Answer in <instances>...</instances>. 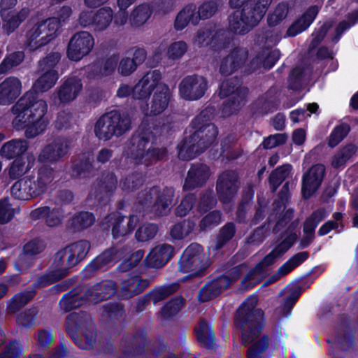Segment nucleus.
Listing matches in <instances>:
<instances>
[{"instance_id": "obj_47", "label": "nucleus", "mask_w": 358, "mask_h": 358, "mask_svg": "<svg viewBox=\"0 0 358 358\" xmlns=\"http://www.w3.org/2000/svg\"><path fill=\"white\" fill-rule=\"evenodd\" d=\"M29 169V163L27 162L25 157H20L14 160L9 169L8 174L14 179L24 174Z\"/></svg>"}, {"instance_id": "obj_22", "label": "nucleus", "mask_w": 358, "mask_h": 358, "mask_svg": "<svg viewBox=\"0 0 358 358\" xmlns=\"http://www.w3.org/2000/svg\"><path fill=\"white\" fill-rule=\"evenodd\" d=\"M81 80L76 77L66 80L58 91V96L62 102H69L74 100L82 91Z\"/></svg>"}, {"instance_id": "obj_51", "label": "nucleus", "mask_w": 358, "mask_h": 358, "mask_svg": "<svg viewBox=\"0 0 358 358\" xmlns=\"http://www.w3.org/2000/svg\"><path fill=\"white\" fill-rule=\"evenodd\" d=\"M34 292L30 290L20 294L15 295L8 306L10 311L15 312L21 306L27 303L34 296Z\"/></svg>"}, {"instance_id": "obj_37", "label": "nucleus", "mask_w": 358, "mask_h": 358, "mask_svg": "<svg viewBox=\"0 0 358 358\" xmlns=\"http://www.w3.org/2000/svg\"><path fill=\"white\" fill-rule=\"evenodd\" d=\"M27 147V142L24 140H13L3 145L1 153L3 157L10 159L25 152Z\"/></svg>"}, {"instance_id": "obj_45", "label": "nucleus", "mask_w": 358, "mask_h": 358, "mask_svg": "<svg viewBox=\"0 0 358 358\" xmlns=\"http://www.w3.org/2000/svg\"><path fill=\"white\" fill-rule=\"evenodd\" d=\"M280 57V52L278 50H273L271 52H264L262 55L258 56L252 61V64L257 66L262 65L266 69L271 68L276 61Z\"/></svg>"}, {"instance_id": "obj_42", "label": "nucleus", "mask_w": 358, "mask_h": 358, "mask_svg": "<svg viewBox=\"0 0 358 358\" xmlns=\"http://www.w3.org/2000/svg\"><path fill=\"white\" fill-rule=\"evenodd\" d=\"M195 224L190 220H184L173 226L171 235L173 238L182 239L187 236L194 229Z\"/></svg>"}, {"instance_id": "obj_50", "label": "nucleus", "mask_w": 358, "mask_h": 358, "mask_svg": "<svg viewBox=\"0 0 358 358\" xmlns=\"http://www.w3.org/2000/svg\"><path fill=\"white\" fill-rule=\"evenodd\" d=\"M217 8L218 5L215 1L210 0L203 2L196 11L199 20L211 17L216 13Z\"/></svg>"}, {"instance_id": "obj_49", "label": "nucleus", "mask_w": 358, "mask_h": 358, "mask_svg": "<svg viewBox=\"0 0 358 358\" xmlns=\"http://www.w3.org/2000/svg\"><path fill=\"white\" fill-rule=\"evenodd\" d=\"M61 59V54L58 52L49 53L39 62V66L42 71H56L55 66Z\"/></svg>"}, {"instance_id": "obj_64", "label": "nucleus", "mask_w": 358, "mask_h": 358, "mask_svg": "<svg viewBox=\"0 0 358 358\" xmlns=\"http://www.w3.org/2000/svg\"><path fill=\"white\" fill-rule=\"evenodd\" d=\"M182 306V300L176 299L174 301L168 303L163 308L162 311L164 315L170 316L178 312Z\"/></svg>"}, {"instance_id": "obj_33", "label": "nucleus", "mask_w": 358, "mask_h": 358, "mask_svg": "<svg viewBox=\"0 0 358 358\" xmlns=\"http://www.w3.org/2000/svg\"><path fill=\"white\" fill-rule=\"evenodd\" d=\"M174 197V191L171 188L164 189L152 208L157 215H166L172 205Z\"/></svg>"}, {"instance_id": "obj_63", "label": "nucleus", "mask_w": 358, "mask_h": 358, "mask_svg": "<svg viewBox=\"0 0 358 358\" xmlns=\"http://www.w3.org/2000/svg\"><path fill=\"white\" fill-rule=\"evenodd\" d=\"M221 221V215L218 211H213L208 214L201 222V228L204 230L210 225L219 224Z\"/></svg>"}, {"instance_id": "obj_25", "label": "nucleus", "mask_w": 358, "mask_h": 358, "mask_svg": "<svg viewBox=\"0 0 358 358\" xmlns=\"http://www.w3.org/2000/svg\"><path fill=\"white\" fill-rule=\"evenodd\" d=\"M66 152V142L63 140H56L43 148L39 155V160L41 162H55L64 156Z\"/></svg>"}, {"instance_id": "obj_2", "label": "nucleus", "mask_w": 358, "mask_h": 358, "mask_svg": "<svg viewBox=\"0 0 358 358\" xmlns=\"http://www.w3.org/2000/svg\"><path fill=\"white\" fill-rule=\"evenodd\" d=\"M46 102L38 99L34 92H27L13 107L15 118L13 121L17 129H25L27 138H34L42 134L48 124L45 116Z\"/></svg>"}, {"instance_id": "obj_18", "label": "nucleus", "mask_w": 358, "mask_h": 358, "mask_svg": "<svg viewBox=\"0 0 358 358\" xmlns=\"http://www.w3.org/2000/svg\"><path fill=\"white\" fill-rule=\"evenodd\" d=\"M209 168L203 164H193L190 167L185 181L184 188L192 189L203 185L209 178Z\"/></svg>"}, {"instance_id": "obj_14", "label": "nucleus", "mask_w": 358, "mask_h": 358, "mask_svg": "<svg viewBox=\"0 0 358 358\" xmlns=\"http://www.w3.org/2000/svg\"><path fill=\"white\" fill-rule=\"evenodd\" d=\"M325 173L324 165L317 164L312 166L303 174L302 194L306 199L313 195L320 187Z\"/></svg>"}, {"instance_id": "obj_5", "label": "nucleus", "mask_w": 358, "mask_h": 358, "mask_svg": "<svg viewBox=\"0 0 358 358\" xmlns=\"http://www.w3.org/2000/svg\"><path fill=\"white\" fill-rule=\"evenodd\" d=\"M54 180L53 171L41 168L37 178H24L16 181L11 187L12 195L17 199L27 201L43 194Z\"/></svg>"}, {"instance_id": "obj_59", "label": "nucleus", "mask_w": 358, "mask_h": 358, "mask_svg": "<svg viewBox=\"0 0 358 358\" xmlns=\"http://www.w3.org/2000/svg\"><path fill=\"white\" fill-rule=\"evenodd\" d=\"M195 197L192 194L187 195L176 209V214L179 216H185L192 208Z\"/></svg>"}, {"instance_id": "obj_31", "label": "nucleus", "mask_w": 358, "mask_h": 358, "mask_svg": "<svg viewBox=\"0 0 358 358\" xmlns=\"http://www.w3.org/2000/svg\"><path fill=\"white\" fill-rule=\"evenodd\" d=\"M230 283L231 281L227 277L222 276L219 278L209 285L202 287L200 292L201 299L203 301H207L213 298L229 286Z\"/></svg>"}, {"instance_id": "obj_62", "label": "nucleus", "mask_w": 358, "mask_h": 358, "mask_svg": "<svg viewBox=\"0 0 358 358\" xmlns=\"http://www.w3.org/2000/svg\"><path fill=\"white\" fill-rule=\"evenodd\" d=\"M286 141V137L285 135L281 134H278L275 135H271L267 138H266L262 145L263 147L266 149H271L275 148L279 145L284 143Z\"/></svg>"}, {"instance_id": "obj_10", "label": "nucleus", "mask_w": 358, "mask_h": 358, "mask_svg": "<svg viewBox=\"0 0 358 358\" xmlns=\"http://www.w3.org/2000/svg\"><path fill=\"white\" fill-rule=\"evenodd\" d=\"M94 45V39L88 31L76 33L70 39L66 54L69 59L79 61L88 55Z\"/></svg>"}, {"instance_id": "obj_35", "label": "nucleus", "mask_w": 358, "mask_h": 358, "mask_svg": "<svg viewBox=\"0 0 358 358\" xmlns=\"http://www.w3.org/2000/svg\"><path fill=\"white\" fill-rule=\"evenodd\" d=\"M151 15V9L148 4H141L135 7L129 16V22L133 27L144 24Z\"/></svg>"}, {"instance_id": "obj_48", "label": "nucleus", "mask_w": 358, "mask_h": 358, "mask_svg": "<svg viewBox=\"0 0 358 358\" xmlns=\"http://www.w3.org/2000/svg\"><path fill=\"white\" fill-rule=\"evenodd\" d=\"M350 127L347 124H341L334 128L331 133L328 145L331 148L336 146L348 134Z\"/></svg>"}, {"instance_id": "obj_3", "label": "nucleus", "mask_w": 358, "mask_h": 358, "mask_svg": "<svg viewBox=\"0 0 358 358\" xmlns=\"http://www.w3.org/2000/svg\"><path fill=\"white\" fill-rule=\"evenodd\" d=\"M209 120V111L206 110L192 121L195 131L178 145V157L180 159H192L215 143L218 131Z\"/></svg>"}, {"instance_id": "obj_27", "label": "nucleus", "mask_w": 358, "mask_h": 358, "mask_svg": "<svg viewBox=\"0 0 358 358\" xmlns=\"http://www.w3.org/2000/svg\"><path fill=\"white\" fill-rule=\"evenodd\" d=\"M246 52L243 50L236 49L224 57L220 64V71L223 75L232 73L245 60Z\"/></svg>"}, {"instance_id": "obj_29", "label": "nucleus", "mask_w": 358, "mask_h": 358, "mask_svg": "<svg viewBox=\"0 0 358 358\" xmlns=\"http://www.w3.org/2000/svg\"><path fill=\"white\" fill-rule=\"evenodd\" d=\"M199 21V17L196 13V6L194 5H188L177 15L175 20V28L177 30H182L185 28L189 23L196 24Z\"/></svg>"}, {"instance_id": "obj_57", "label": "nucleus", "mask_w": 358, "mask_h": 358, "mask_svg": "<svg viewBox=\"0 0 358 358\" xmlns=\"http://www.w3.org/2000/svg\"><path fill=\"white\" fill-rule=\"evenodd\" d=\"M112 252L106 251L101 255L96 257L94 261L88 266L87 268L93 270L99 269L103 266L109 264L112 261Z\"/></svg>"}, {"instance_id": "obj_43", "label": "nucleus", "mask_w": 358, "mask_h": 358, "mask_svg": "<svg viewBox=\"0 0 358 358\" xmlns=\"http://www.w3.org/2000/svg\"><path fill=\"white\" fill-rule=\"evenodd\" d=\"M188 45L183 41L171 43L166 50V56L169 59L176 60L180 59L187 51Z\"/></svg>"}, {"instance_id": "obj_52", "label": "nucleus", "mask_w": 358, "mask_h": 358, "mask_svg": "<svg viewBox=\"0 0 358 358\" xmlns=\"http://www.w3.org/2000/svg\"><path fill=\"white\" fill-rule=\"evenodd\" d=\"M97 298L103 300L107 299L113 296L115 292V284L111 282H106L101 285H98L94 289Z\"/></svg>"}, {"instance_id": "obj_46", "label": "nucleus", "mask_w": 358, "mask_h": 358, "mask_svg": "<svg viewBox=\"0 0 358 358\" xmlns=\"http://www.w3.org/2000/svg\"><path fill=\"white\" fill-rule=\"evenodd\" d=\"M288 6L286 3H279L268 16L269 26L273 27L278 24L287 15Z\"/></svg>"}, {"instance_id": "obj_17", "label": "nucleus", "mask_w": 358, "mask_h": 358, "mask_svg": "<svg viewBox=\"0 0 358 358\" xmlns=\"http://www.w3.org/2000/svg\"><path fill=\"white\" fill-rule=\"evenodd\" d=\"M296 239L295 234L289 235L283 241H282L273 250L267 255L261 264L257 265L248 276L249 280L253 279L255 276L259 273L260 267L272 264L274 261L282 254H284L294 243Z\"/></svg>"}, {"instance_id": "obj_56", "label": "nucleus", "mask_w": 358, "mask_h": 358, "mask_svg": "<svg viewBox=\"0 0 358 358\" xmlns=\"http://www.w3.org/2000/svg\"><path fill=\"white\" fill-rule=\"evenodd\" d=\"M348 21H343L341 22L336 29V36L333 38V41H338L342 33L356 22H358V10L355 13H352L348 17Z\"/></svg>"}, {"instance_id": "obj_16", "label": "nucleus", "mask_w": 358, "mask_h": 358, "mask_svg": "<svg viewBox=\"0 0 358 358\" xmlns=\"http://www.w3.org/2000/svg\"><path fill=\"white\" fill-rule=\"evenodd\" d=\"M237 177L234 172L223 173L219 178L217 190L223 203L229 202L237 192Z\"/></svg>"}, {"instance_id": "obj_53", "label": "nucleus", "mask_w": 358, "mask_h": 358, "mask_svg": "<svg viewBox=\"0 0 358 358\" xmlns=\"http://www.w3.org/2000/svg\"><path fill=\"white\" fill-rule=\"evenodd\" d=\"M157 231L156 225L152 224H144L137 230L136 238L139 241H146L152 238L155 236Z\"/></svg>"}, {"instance_id": "obj_34", "label": "nucleus", "mask_w": 358, "mask_h": 358, "mask_svg": "<svg viewBox=\"0 0 358 358\" xmlns=\"http://www.w3.org/2000/svg\"><path fill=\"white\" fill-rule=\"evenodd\" d=\"M307 257L308 254L306 252H299L294 255L290 259L279 268L278 271L271 277V281L274 282L287 274L295 267L298 266L305 261Z\"/></svg>"}, {"instance_id": "obj_39", "label": "nucleus", "mask_w": 358, "mask_h": 358, "mask_svg": "<svg viewBox=\"0 0 358 358\" xmlns=\"http://www.w3.org/2000/svg\"><path fill=\"white\" fill-rule=\"evenodd\" d=\"M195 332L198 340L204 345H211L214 343V332L206 322H201L196 327Z\"/></svg>"}, {"instance_id": "obj_58", "label": "nucleus", "mask_w": 358, "mask_h": 358, "mask_svg": "<svg viewBox=\"0 0 358 358\" xmlns=\"http://www.w3.org/2000/svg\"><path fill=\"white\" fill-rule=\"evenodd\" d=\"M44 244L39 239H34L24 245L23 252L25 255H35L43 251Z\"/></svg>"}, {"instance_id": "obj_26", "label": "nucleus", "mask_w": 358, "mask_h": 358, "mask_svg": "<svg viewBox=\"0 0 358 358\" xmlns=\"http://www.w3.org/2000/svg\"><path fill=\"white\" fill-rule=\"evenodd\" d=\"M328 212L324 208H320L314 211L306 220L303 231L306 234L302 241V246L306 247L312 241L315 227L327 217Z\"/></svg>"}, {"instance_id": "obj_23", "label": "nucleus", "mask_w": 358, "mask_h": 358, "mask_svg": "<svg viewBox=\"0 0 358 358\" xmlns=\"http://www.w3.org/2000/svg\"><path fill=\"white\" fill-rule=\"evenodd\" d=\"M138 222L139 217L135 215L128 218L115 216L113 218L112 234L115 238L125 236L131 232Z\"/></svg>"}, {"instance_id": "obj_24", "label": "nucleus", "mask_w": 358, "mask_h": 358, "mask_svg": "<svg viewBox=\"0 0 358 358\" xmlns=\"http://www.w3.org/2000/svg\"><path fill=\"white\" fill-rule=\"evenodd\" d=\"M170 99V91L168 87L163 84L159 85V89L154 92L151 101L150 110L147 115H158L162 113L168 106Z\"/></svg>"}, {"instance_id": "obj_61", "label": "nucleus", "mask_w": 358, "mask_h": 358, "mask_svg": "<svg viewBox=\"0 0 358 358\" xmlns=\"http://www.w3.org/2000/svg\"><path fill=\"white\" fill-rule=\"evenodd\" d=\"M211 33L208 30H200L197 32L193 40V44L199 48L206 46L210 43Z\"/></svg>"}, {"instance_id": "obj_55", "label": "nucleus", "mask_w": 358, "mask_h": 358, "mask_svg": "<svg viewBox=\"0 0 358 358\" xmlns=\"http://www.w3.org/2000/svg\"><path fill=\"white\" fill-rule=\"evenodd\" d=\"M73 222L76 229H82L91 226L94 222V217L92 214L84 212L76 215Z\"/></svg>"}, {"instance_id": "obj_6", "label": "nucleus", "mask_w": 358, "mask_h": 358, "mask_svg": "<svg viewBox=\"0 0 358 358\" xmlns=\"http://www.w3.org/2000/svg\"><path fill=\"white\" fill-rule=\"evenodd\" d=\"M130 118L124 114L111 111L101 116L94 126L96 136L102 141H108L113 136L122 135L130 129Z\"/></svg>"}, {"instance_id": "obj_30", "label": "nucleus", "mask_w": 358, "mask_h": 358, "mask_svg": "<svg viewBox=\"0 0 358 358\" xmlns=\"http://www.w3.org/2000/svg\"><path fill=\"white\" fill-rule=\"evenodd\" d=\"M31 215L36 219L41 217H45L47 224L51 227L58 226L63 218V213L59 208L51 210L47 206L33 210Z\"/></svg>"}, {"instance_id": "obj_32", "label": "nucleus", "mask_w": 358, "mask_h": 358, "mask_svg": "<svg viewBox=\"0 0 358 358\" xmlns=\"http://www.w3.org/2000/svg\"><path fill=\"white\" fill-rule=\"evenodd\" d=\"M27 15L28 10L26 9H22L19 12L5 13L1 15L3 19V29L8 34H10L25 20Z\"/></svg>"}, {"instance_id": "obj_21", "label": "nucleus", "mask_w": 358, "mask_h": 358, "mask_svg": "<svg viewBox=\"0 0 358 358\" xmlns=\"http://www.w3.org/2000/svg\"><path fill=\"white\" fill-rule=\"evenodd\" d=\"M319 11L317 6L310 7L287 29L286 36L293 37L305 31L313 22Z\"/></svg>"}, {"instance_id": "obj_38", "label": "nucleus", "mask_w": 358, "mask_h": 358, "mask_svg": "<svg viewBox=\"0 0 358 358\" xmlns=\"http://www.w3.org/2000/svg\"><path fill=\"white\" fill-rule=\"evenodd\" d=\"M113 17V10L109 7H103L94 13V29L103 31L111 23Z\"/></svg>"}, {"instance_id": "obj_7", "label": "nucleus", "mask_w": 358, "mask_h": 358, "mask_svg": "<svg viewBox=\"0 0 358 358\" xmlns=\"http://www.w3.org/2000/svg\"><path fill=\"white\" fill-rule=\"evenodd\" d=\"M59 29L56 17L38 22L27 32V45L34 50L48 44L57 37Z\"/></svg>"}, {"instance_id": "obj_12", "label": "nucleus", "mask_w": 358, "mask_h": 358, "mask_svg": "<svg viewBox=\"0 0 358 358\" xmlns=\"http://www.w3.org/2000/svg\"><path fill=\"white\" fill-rule=\"evenodd\" d=\"M207 81L202 76H191L185 78L179 85L180 96L187 100H196L202 97L207 90Z\"/></svg>"}, {"instance_id": "obj_19", "label": "nucleus", "mask_w": 358, "mask_h": 358, "mask_svg": "<svg viewBox=\"0 0 358 358\" xmlns=\"http://www.w3.org/2000/svg\"><path fill=\"white\" fill-rule=\"evenodd\" d=\"M22 83L15 77H8L0 83V103L8 104L20 96Z\"/></svg>"}, {"instance_id": "obj_20", "label": "nucleus", "mask_w": 358, "mask_h": 358, "mask_svg": "<svg viewBox=\"0 0 358 358\" xmlns=\"http://www.w3.org/2000/svg\"><path fill=\"white\" fill-rule=\"evenodd\" d=\"M173 256V248L166 244L155 247L147 255L145 262L148 266L160 268Z\"/></svg>"}, {"instance_id": "obj_9", "label": "nucleus", "mask_w": 358, "mask_h": 358, "mask_svg": "<svg viewBox=\"0 0 358 358\" xmlns=\"http://www.w3.org/2000/svg\"><path fill=\"white\" fill-rule=\"evenodd\" d=\"M219 96L221 98L229 96L222 109L224 115H229L238 110L245 104L246 91L239 87L237 79L231 78L222 82Z\"/></svg>"}, {"instance_id": "obj_36", "label": "nucleus", "mask_w": 358, "mask_h": 358, "mask_svg": "<svg viewBox=\"0 0 358 358\" xmlns=\"http://www.w3.org/2000/svg\"><path fill=\"white\" fill-rule=\"evenodd\" d=\"M44 73L35 82L33 88L36 92H45L52 88L58 80L57 71H43Z\"/></svg>"}, {"instance_id": "obj_40", "label": "nucleus", "mask_w": 358, "mask_h": 358, "mask_svg": "<svg viewBox=\"0 0 358 358\" xmlns=\"http://www.w3.org/2000/svg\"><path fill=\"white\" fill-rule=\"evenodd\" d=\"M271 3V0H254L252 3L246 4L242 6L241 8H238L241 13H244L243 16L245 18V15L251 16L254 15L258 10H262V8H264V10L262 13V17L265 15L268 6Z\"/></svg>"}, {"instance_id": "obj_8", "label": "nucleus", "mask_w": 358, "mask_h": 358, "mask_svg": "<svg viewBox=\"0 0 358 358\" xmlns=\"http://www.w3.org/2000/svg\"><path fill=\"white\" fill-rule=\"evenodd\" d=\"M210 265L202 248L193 243L183 252L179 261V271L182 273H191V275H201Z\"/></svg>"}, {"instance_id": "obj_1", "label": "nucleus", "mask_w": 358, "mask_h": 358, "mask_svg": "<svg viewBox=\"0 0 358 358\" xmlns=\"http://www.w3.org/2000/svg\"><path fill=\"white\" fill-rule=\"evenodd\" d=\"M257 298L250 296L243 303L236 317V324L242 330V342L248 346L247 358H264V352L269 346V338L261 334L263 312L254 310Z\"/></svg>"}, {"instance_id": "obj_28", "label": "nucleus", "mask_w": 358, "mask_h": 358, "mask_svg": "<svg viewBox=\"0 0 358 358\" xmlns=\"http://www.w3.org/2000/svg\"><path fill=\"white\" fill-rule=\"evenodd\" d=\"M148 285L147 281L138 276H131L122 281L120 294L121 297L129 298L142 292Z\"/></svg>"}, {"instance_id": "obj_4", "label": "nucleus", "mask_w": 358, "mask_h": 358, "mask_svg": "<svg viewBox=\"0 0 358 358\" xmlns=\"http://www.w3.org/2000/svg\"><path fill=\"white\" fill-rule=\"evenodd\" d=\"M90 249L86 241L74 243L57 252L54 257V270L45 284H49L66 276L69 270L82 261Z\"/></svg>"}, {"instance_id": "obj_44", "label": "nucleus", "mask_w": 358, "mask_h": 358, "mask_svg": "<svg viewBox=\"0 0 358 358\" xmlns=\"http://www.w3.org/2000/svg\"><path fill=\"white\" fill-rule=\"evenodd\" d=\"M291 171L292 166L289 164H285L271 173L269 179L273 190H275L282 181L288 177Z\"/></svg>"}, {"instance_id": "obj_13", "label": "nucleus", "mask_w": 358, "mask_h": 358, "mask_svg": "<svg viewBox=\"0 0 358 358\" xmlns=\"http://www.w3.org/2000/svg\"><path fill=\"white\" fill-rule=\"evenodd\" d=\"M264 8L258 10L254 15L243 16L244 13H241L238 9L236 10L229 17V26L230 29L236 34H244L248 32L252 28L256 26L262 19V13Z\"/></svg>"}, {"instance_id": "obj_15", "label": "nucleus", "mask_w": 358, "mask_h": 358, "mask_svg": "<svg viewBox=\"0 0 358 358\" xmlns=\"http://www.w3.org/2000/svg\"><path fill=\"white\" fill-rule=\"evenodd\" d=\"M131 157L137 163L148 164L152 159H160L165 155L166 151L162 150H146L148 141L143 137H134L131 140Z\"/></svg>"}, {"instance_id": "obj_41", "label": "nucleus", "mask_w": 358, "mask_h": 358, "mask_svg": "<svg viewBox=\"0 0 358 358\" xmlns=\"http://www.w3.org/2000/svg\"><path fill=\"white\" fill-rule=\"evenodd\" d=\"M24 57L22 52H16L7 55L0 64V74L7 73L13 67L19 65Z\"/></svg>"}, {"instance_id": "obj_11", "label": "nucleus", "mask_w": 358, "mask_h": 358, "mask_svg": "<svg viewBox=\"0 0 358 358\" xmlns=\"http://www.w3.org/2000/svg\"><path fill=\"white\" fill-rule=\"evenodd\" d=\"M162 75L159 71L153 70L148 72L134 87L132 90V98L136 100L145 101L151 93L159 89Z\"/></svg>"}, {"instance_id": "obj_54", "label": "nucleus", "mask_w": 358, "mask_h": 358, "mask_svg": "<svg viewBox=\"0 0 358 358\" xmlns=\"http://www.w3.org/2000/svg\"><path fill=\"white\" fill-rule=\"evenodd\" d=\"M15 213V210L7 199L0 201V223L8 222L13 219Z\"/></svg>"}, {"instance_id": "obj_60", "label": "nucleus", "mask_w": 358, "mask_h": 358, "mask_svg": "<svg viewBox=\"0 0 358 358\" xmlns=\"http://www.w3.org/2000/svg\"><path fill=\"white\" fill-rule=\"evenodd\" d=\"M136 69L134 62L131 58H122L119 64L118 72L122 76H129Z\"/></svg>"}]
</instances>
